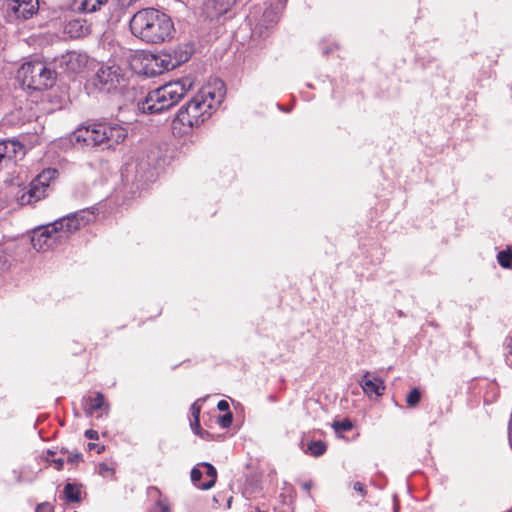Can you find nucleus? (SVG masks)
<instances>
[{
	"label": "nucleus",
	"mask_w": 512,
	"mask_h": 512,
	"mask_svg": "<svg viewBox=\"0 0 512 512\" xmlns=\"http://www.w3.org/2000/svg\"><path fill=\"white\" fill-rule=\"evenodd\" d=\"M152 512H169V504L162 499H159Z\"/></svg>",
	"instance_id": "28"
},
{
	"label": "nucleus",
	"mask_w": 512,
	"mask_h": 512,
	"mask_svg": "<svg viewBox=\"0 0 512 512\" xmlns=\"http://www.w3.org/2000/svg\"><path fill=\"white\" fill-rule=\"evenodd\" d=\"M35 512H53V507L48 502L40 503Z\"/></svg>",
	"instance_id": "31"
},
{
	"label": "nucleus",
	"mask_w": 512,
	"mask_h": 512,
	"mask_svg": "<svg viewBox=\"0 0 512 512\" xmlns=\"http://www.w3.org/2000/svg\"><path fill=\"white\" fill-rule=\"evenodd\" d=\"M352 487H353V490L356 491L357 493H359L362 497L366 496L367 489H366L365 484H363L362 482L357 481V482L353 483Z\"/></svg>",
	"instance_id": "29"
},
{
	"label": "nucleus",
	"mask_w": 512,
	"mask_h": 512,
	"mask_svg": "<svg viewBox=\"0 0 512 512\" xmlns=\"http://www.w3.org/2000/svg\"><path fill=\"white\" fill-rule=\"evenodd\" d=\"M175 54L176 56L174 58H172L171 54H163L162 56L154 59L156 64H158V61H160L162 67V69L157 71V73H162L164 70H173L181 63L186 62L189 59L187 52H181L179 57L177 56L176 51Z\"/></svg>",
	"instance_id": "12"
},
{
	"label": "nucleus",
	"mask_w": 512,
	"mask_h": 512,
	"mask_svg": "<svg viewBox=\"0 0 512 512\" xmlns=\"http://www.w3.org/2000/svg\"><path fill=\"white\" fill-rule=\"evenodd\" d=\"M193 82L190 78H182L169 82L146 95L144 100L138 103L143 113H159L176 105L191 89Z\"/></svg>",
	"instance_id": "5"
},
{
	"label": "nucleus",
	"mask_w": 512,
	"mask_h": 512,
	"mask_svg": "<svg viewBox=\"0 0 512 512\" xmlns=\"http://www.w3.org/2000/svg\"><path fill=\"white\" fill-rule=\"evenodd\" d=\"M232 419V413L228 411L226 414L219 416L218 423L222 428H228L232 423Z\"/></svg>",
	"instance_id": "25"
},
{
	"label": "nucleus",
	"mask_w": 512,
	"mask_h": 512,
	"mask_svg": "<svg viewBox=\"0 0 512 512\" xmlns=\"http://www.w3.org/2000/svg\"><path fill=\"white\" fill-rule=\"evenodd\" d=\"M199 402H200V400L195 401L191 405V408H190L191 415L193 418V420L191 421V428L197 434H199V429H200L199 416H200V411H201V405L199 404Z\"/></svg>",
	"instance_id": "17"
},
{
	"label": "nucleus",
	"mask_w": 512,
	"mask_h": 512,
	"mask_svg": "<svg viewBox=\"0 0 512 512\" xmlns=\"http://www.w3.org/2000/svg\"><path fill=\"white\" fill-rule=\"evenodd\" d=\"M67 28H68L69 33H73L75 31L76 32L75 36H80L82 33L83 26L81 25L80 21L75 20V21L69 22Z\"/></svg>",
	"instance_id": "27"
},
{
	"label": "nucleus",
	"mask_w": 512,
	"mask_h": 512,
	"mask_svg": "<svg viewBox=\"0 0 512 512\" xmlns=\"http://www.w3.org/2000/svg\"><path fill=\"white\" fill-rule=\"evenodd\" d=\"M127 134V129L119 123L100 122L77 129L73 133L71 141L83 143L86 146L112 149L122 143Z\"/></svg>",
	"instance_id": "4"
},
{
	"label": "nucleus",
	"mask_w": 512,
	"mask_h": 512,
	"mask_svg": "<svg viewBox=\"0 0 512 512\" xmlns=\"http://www.w3.org/2000/svg\"><path fill=\"white\" fill-rule=\"evenodd\" d=\"M136 1H137V0H128V1H127V4H131V3L136 2Z\"/></svg>",
	"instance_id": "39"
},
{
	"label": "nucleus",
	"mask_w": 512,
	"mask_h": 512,
	"mask_svg": "<svg viewBox=\"0 0 512 512\" xmlns=\"http://www.w3.org/2000/svg\"><path fill=\"white\" fill-rule=\"evenodd\" d=\"M67 461L73 464L79 463L82 461V454L79 452H71L67 457Z\"/></svg>",
	"instance_id": "30"
},
{
	"label": "nucleus",
	"mask_w": 512,
	"mask_h": 512,
	"mask_svg": "<svg viewBox=\"0 0 512 512\" xmlns=\"http://www.w3.org/2000/svg\"><path fill=\"white\" fill-rule=\"evenodd\" d=\"M16 80L24 90L41 92L55 84L56 72L43 61L31 60L18 68Z\"/></svg>",
	"instance_id": "6"
},
{
	"label": "nucleus",
	"mask_w": 512,
	"mask_h": 512,
	"mask_svg": "<svg viewBox=\"0 0 512 512\" xmlns=\"http://www.w3.org/2000/svg\"><path fill=\"white\" fill-rule=\"evenodd\" d=\"M198 466H201L205 469V476L207 478L206 481L202 482V484H199V488L202 490H208L212 488L217 478V471L215 467L207 462L201 463Z\"/></svg>",
	"instance_id": "14"
},
{
	"label": "nucleus",
	"mask_w": 512,
	"mask_h": 512,
	"mask_svg": "<svg viewBox=\"0 0 512 512\" xmlns=\"http://www.w3.org/2000/svg\"><path fill=\"white\" fill-rule=\"evenodd\" d=\"M394 512H398V509H397V508H395V509H394Z\"/></svg>",
	"instance_id": "40"
},
{
	"label": "nucleus",
	"mask_w": 512,
	"mask_h": 512,
	"mask_svg": "<svg viewBox=\"0 0 512 512\" xmlns=\"http://www.w3.org/2000/svg\"><path fill=\"white\" fill-rule=\"evenodd\" d=\"M92 85L102 92H111L125 86L123 70L116 64L102 65L91 80Z\"/></svg>",
	"instance_id": "7"
},
{
	"label": "nucleus",
	"mask_w": 512,
	"mask_h": 512,
	"mask_svg": "<svg viewBox=\"0 0 512 512\" xmlns=\"http://www.w3.org/2000/svg\"><path fill=\"white\" fill-rule=\"evenodd\" d=\"M54 463L56 465V469L60 470L63 467L64 461L62 459L54 460Z\"/></svg>",
	"instance_id": "37"
},
{
	"label": "nucleus",
	"mask_w": 512,
	"mask_h": 512,
	"mask_svg": "<svg viewBox=\"0 0 512 512\" xmlns=\"http://www.w3.org/2000/svg\"><path fill=\"white\" fill-rule=\"evenodd\" d=\"M108 0H76L78 9L85 13H91L98 10L102 5L106 4Z\"/></svg>",
	"instance_id": "15"
},
{
	"label": "nucleus",
	"mask_w": 512,
	"mask_h": 512,
	"mask_svg": "<svg viewBox=\"0 0 512 512\" xmlns=\"http://www.w3.org/2000/svg\"><path fill=\"white\" fill-rule=\"evenodd\" d=\"M58 172L56 169L48 168L43 170L33 181L36 185H41L48 189L50 182L54 180Z\"/></svg>",
	"instance_id": "16"
},
{
	"label": "nucleus",
	"mask_w": 512,
	"mask_h": 512,
	"mask_svg": "<svg viewBox=\"0 0 512 512\" xmlns=\"http://www.w3.org/2000/svg\"><path fill=\"white\" fill-rule=\"evenodd\" d=\"M202 477H203V472L199 469V467H194L191 470V481L198 488H199V484H202V482H200Z\"/></svg>",
	"instance_id": "23"
},
{
	"label": "nucleus",
	"mask_w": 512,
	"mask_h": 512,
	"mask_svg": "<svg viewBox=\"0 0 512 512\" xmlns=\"http://www.w3.org/2000/svg\"><path fill=\"white\" fill-rule=\"evenodd\" d=\"M85 437L88 438V439H98V432L95 431V430H92V429H89V430H86L85 432Z\"/></svg>",
	"instance_id": "34"
},
{
	"label": "nucleus",
	"mask_w": 512,
	"mask_h": 512,
	"mask_svg": "<svg viewBox=\"0 0 512 512\" xmlns=\"http://www.w3.org/2000/svg\"><path fill=\"white\" fill-rule=\"evenodd\" d=\"M47 189L41 185H36V182L32 180L29 188L25 190L22 195L18 197L22 205L32 204L44 198L46 196Z\"/></svg>",
	"instance_id": "11"
},
{
	"label": "nucleus",
	"mask_w": 512,
	"mask_h": 512,
	"mask_svg": "<svg viewBox=\"0 0 512 512\" xmlns=\"http://www.w3.org/2000/svg\"><path fill=\"white\" fill-rule=\"evenodd\" d=\"M497 259L499 264L503 268H511L512 267V250L507 249L500 251L497 255Z\"/></svg>",
	"instance_id": "20"
},
{
	"label": "nucleus",
	"mask_w": 512,
	"mask_h": 512,
	"mask_svg": "<svg viewBox=\"0 0 512 512\" xmlns=\"http://www.w3.org/2000/svg\"><path fill=\"white\" fill-rule=\"evenodd\" d=\"M25 155V147L16 140H5L0 142V156L3 157L8 166H12L17 160Z\"/></svg>",
	"instance_id": "8"
},
{
	"label": "nucleus",
	"mask_w": 512,
	"mask_h": 512,
	"mask_svg": "<svg viewBox=\"0 0 512 512\" xmlns=\"http://www.w3.org/2000/svg\"><path fill=\"white\" fill-rule=\"evenodd\" d=\"M89 405L87 412L92 414L94 411L103 410L105 414H108L109 404L105 401V397L102 393L97 392L94 397L88 399Z\"/></svg>",
	"instance_id": "13"
},
{
	"label": "nucleus",
	"mask_w": 512,
	"mask_h": 512,
	"mask_svg": "<svg viewBox=\"0 0 512 512\" xmlns=\"http://www.w3.org/2000/svg\"><path fill=\"white\" fill-rule=\"evenodd\" d=\"M88 448L89 450H95L98 454L104 451V446H100L99 444L96 443H89Z\"/></svg>",
	"instance_id": "32"
},
{
	"label": "nucleus",
	"mask_w": 512,
	"mask_h": 512,
	"mask_svg": "<svg viewBox=\"0 0 512 512\" xmlns=\"http://www.w3.org/2000/svg\"><path fill=\"white\" fill-rule=\"evenodd\" d=\"M129 28L132 35L147 44L169 41L175 31L170 16L155 8L137 11L130 19Z\"/></svg>",
	"instance_id": "3"
},
{
	"label": "nucleus",
	"mask_w": 512,
	"mask_h": 512,
	"mask_svg": "<svg viewBox=\"0 0 512 512\" xmlns=\"http://www.w3.org/2000/svg\"><path fill=\"white\" fill-rule=\"evenodd\" d=\"M63 492L68 502H78L80 500V490L74 484L67 483Z\"/></svg>",
	"instance_id": "19"
},
{
	"label": "nucleus",
	"mask_w": 512,
	"mask_h": 512,
	"mask_svg": "<svg viewBox=\"0 0 512 512\" xmlns=\"http://www.w3.org/2000/svg\"><path fill=\"white\" fill-rule=\"evenodd\" d=\"M8 481L10 484H21L27 480L24 479L23 471L21 469H14L11 471V475Z\"/></svg>",
	"instance_id": "22"
},
{
	"label": "nucleus",
	"mask_w": 512,
	"mask_h": 512,
	"mask_svg": "<svg viewBox=\"0 0 512 512\" xmlns=\"http://www.w3.org/2000/svg\"><path fill=\"white\" fill-rule=\"evenodd\" d=\"M326 444L319 440V441H313L311 442L307 449L305 450L306 453H309L310 455L314 457H319L323 455L326 452Z\"/></svg>",
	"instance_id": "18"
},
{
	"label": "nucleus",
	"mask_w": 512,
	"mask_h": 512,
	"mask_svg": "<svg viewBox=\"0 0 512 512\" xmlns=\"http://www.w3.org/2000/svg\"><path fill=\"white\" fill-rule=\"evenodd\" d=\"M98 473L102 477H110L114 474V469L106 463H100L98 465Z\"/></svg>",
	"instance_id": "24"
},
{
	"label": "nucleus",
	"mask_w": 512,
	"mask_h": 512,
	"mask_svg": "<svg viewBox=\"0 0 512 512\" xmlns=\"http://www.w3.org/2000/svg\"><path fill=\"white\" fill-rule=\"evenodd\" d=\"M312 486V481H306L301 484L302 489L305 490L307 493H310V489L312 488Z\"/></svg>",
	"instance_id": "35"
},
{
	"label": "nucleus",
	"mask_w": 512,
	"mask_h": 512,
	"mask_svg": "<svg viewBox=\"0 0 512 512\" xmlns=\"http://www.w3.org/2000/svg\"><path fill=\"white\" fill-rule=\"evenodd\" d=\"M11 11L18 19H30L39 9L38 0H12L9 4Z\"/></svg>",
	"instance_id": "9"
},
{
	"label": "nucleus",
	"mask_w": 512,
	"mask_h": 512,
	"mask_svg": "<svg viewBox=\"0 0 512 512\" xmlns=\"http://www.w3.org/2000/svg\"><path fill=\"white\" fill-rule=\"evenodd\" d=\"M216 88L204 87L188 103L180 108L172 122L174 134L184 135L200 126L211 117L213 110L224 98V84L219 81Z\"/></svg>",
	"instance_id": "1"
},
{
	"label": "nucleus",
	"mask_w": 512,
	"mask_h": 512,
	"mask_svg": "<svg viewBox=\"0 0 512 512\" xmlns=\"http://www.w3.org/2000/svg\"><path fill=\"white\" fill-rule=\"evenodd\" d=\"M8 164L5 162V160L3 159V157L0 156V171L4 168H8Z\"/></svg>",
	"instance_id": "38"
},
{
	"label": "nucleus",
	"mask_w": 512,
	"mask_h": 512,
	"mask_svg": "<svg viewBox=\"0 0 512 512\" xmlns=\"http://www.w3.org/2000/svg\"><path fill=\"white\" fill-rule=\"evenodd\" d=\"M333 428L336 431H349L352 428V423L349 420L336 421L333 423Z\"/></svg>",
	"instance_id": "26"
},
{
	"label": "nucleus",
	"mask_w": 512,
	"mask_h": 512,
	"mask_svg": "<svg viewBox=\"0 0 512 512\" xmlns=\"http://www.w3.org/2000/svg\"><path fill=\"white\" fill-rule=\"evenodd\" d=\"M421 399V393L418 388H413L406 397V403L409 407H415Z\"/></svg>",
	"instance_id": "21"
},
{
	"label": "nucleus",
	"mask_w": 512,
	"mask_h": 512,
	"mask_svg": "<svg viewBox=\"0 0 512 512\" xmlns=\"http://www.w3.org/2000/svg\"><path fill=\"white\" fill-rule=\"evenodd\" d=\"M95 219L89 209L80 210L33 230L31 243L38 252H45L65 242L69 236Z\"/></svg>",
	"instance_id": "2"
},
{
	"label": "nucleus",
	"mask_w": 512,
	"mask_h": 512,
	"mask_svg": "<svg viewBox=\"0 0 512 512\" xmlns=\"http://www.w3.org/2000/svg\"><path fill=\"white\" fill-rule=\"evenodd\" d=\"M217 408L220 411H229V403L226 400H220L217 404Z\"/></svg>",
	"instance_id": "33"
},
{
	"label": "nucleus",
	"mask_w": 512,
	"mask_h": 512,
	"mask_svg": "<svg viewBox=\"0 0 512 512\" xmlns=\"http://www.w3.org/2000/svg\"><path fill=\"white\" fill-rule=\"evenodd\" d=\"M370 376V372H365L361 380H359L361 388L368 397L372 395L381 396L385 390L384 382L380 378H370Z\"/></svg>",
	"instance_id": "10"
},
{
	"label": "nucleus",
	"mask_w": 512,
	"mask_h": 512,
	"mask_svg": "<svg viewBox=\"0 0 512 512\" xmlns=\"http://www.w3.org/2000/svg\"><path fill=\"white\" fill-rule=\"evenodd\" d=\"M7 267V261L4 256L0 254V273L3 272Z\"/></svg>",
	"instance_id": "36"
}]
</instances>
